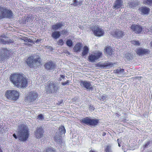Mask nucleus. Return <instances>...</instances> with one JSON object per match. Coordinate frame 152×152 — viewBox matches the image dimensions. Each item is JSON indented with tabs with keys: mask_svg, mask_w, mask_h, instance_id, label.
I'll return each mask as SVG.
<instances>
[{
	"mask_svg": "<svg viewBox=\"0 0 152 152\" xmlns=\"http://www.w3.org/2000/svg\"><path fill=\"white\" fill-rule=\"evenodd\" d=\"M89 110L92 111L93 110H94V107L91 105H90L89 106Z\"/></svg>",
	"mask_w": 152,
	"mask_h": 152,
	"instance_id": "42",
	"label": "nucleus"
},
{
	"mask_svg": "<svg viewBox=\"0 0 152 152\" xmlns=\"http://www.w3.org/2000/svg\"><path fill=\"white\" fill-rule=\"evenodd\" d=\"M60 33L59 31H56L53 32L52 34V37L55 39L58 38L60 36Z\"/></svg>",
	"mask_w": 152,
	"mask_h": 152,
	"instance_id": "25",
	"label": "nucleus"
},
{
	"mask_svg": "<svg viewBox=\"0 0 152 152\" xmlns=\"http://www.w3.org/2000/svg\"><path fill=\"white\" fill-rule=\"evenodd\" d=\"M106 134V133L105 132H104L102 133V136H105Z\"/></svg>",
	"mask_w": 152,
	"mask_h": 152,
	"instance_id": "48",
	"label": "nucleus"
},
{
	"mask_svg": "<svg viewBox=\"0 0 152 152\" xmlns=\"http://www.w3.org/2000/svg\"><path fill=\"white\" fill-rule=\"evenodd\" d=\"M41 40V39H37L36 41L35 42H39Z\"/></svg>",
	"mask_w": 152,
	"mask_h": 152,
	"instance_id": "47",
	"label": "nucleus"
},
{
	"mask_svg": "<svg viewBox=\"0 0 152 152\" xmlns=\"http://www.w3.org/2000/svg\"><path fill=\"white\" fill-rule=\"evenodd\" d=\"M150 29H151V33H152V26H151V27H150Z\"/></svg>",
	"mask_w": 152,
	"mask_h": 152,
	"instance_id": "49",
	"label": "nucleus"
},
{
	"mask_svg": "<svg viewBox=\"0 0 152 152\" xmlns=\"http://www.w3.org/2000/svg\"><path fill=\"white\" fill-rule=\"evenodd\" d=\"M89 51V48L87 46H85L83 48V52L81 56L82 57H84L88 54Z\"/></svg>",
	"mask_w": 152,
	"mask_h": 152,
	"instance_id": "24",
	"label": "nucleus"
},
{
	"mask_svg": "<svg viewBox=\"0 0 152 152\" xmlns=\"http://www.w3.org/2000/svg\"><path fill=\"white\" fill-rule=\"evenodd\" d=\"M26 62L30 67L36 69L42 65V60L40 57L34 59L33 56H30L28 58Z\"/></svg>",
	"mask_w": 152,
	"mask_h": 152,
	"instance_id": "3",
	"label": "nucleus"
},
{
	"mask_svg": "<svg viewBox=\"0 0 152 152\" xmlns=\"http://www.w3.org/2000/svg\"><path fill=\"white\" fill-rule=\"evenodd\" d=\"M137 54L139 55L149 54L150 53L149 50L148 49L140 48L137 49L136 51Z\"/></svg>",
	"mask_w": 152,
	"mask_h": 152,
	"instance_id": "17",
	"label": "nucleus"
},
{
	"mask_svg": "<svg viewBox=\"0 0 152 152\" xmlns=\"http://www.w3.org/2000/svg\"><path fill=\"white\" fill-rule=\"evenodd\" d=\"M69 80H67L65 82L62 83L61 84L63 86H65L66 84H69Z\"/></svg>",
	"mask_w": 152,
	"mask_h": 152,
	"instance_id": "41",
	"label": "nucleus"
},
{
	"mask_svg": "<svg viewBox=\"0 0 152 152\" xmlns=\"http://www.w3.org/2000/svg\"><path fill=\"white\" fill-rule=\"evenodd\" d=\"M24 41L26 42H30L31 43H34L33 41L31 40V39H28V38H27V39H26L24 40Z\"/></svg>",
	"mask_w": 152,
	"mask_h": 152,
	"instance_id": "38",
	"label": "nucleus"
},
{
	"mask_svg": "<svg viewBox=\"0 0 152 152\" xmlns=\"http://www.w3.org/2000/svg\"><path fill=\"white\" fill-rule=\"evenodd\" d=\"M80 122L89 126H96L99 123V120L96 119H92L88 117H86L82 119L80 121Z\"/></svg>",
	"mask_w": 152,
	"mask_h": 152,
	"instance_id": "6",
	"label": "nucleus"
},
{
	"mask_svg": "<svg viewBox=\"0 0 152 152\" xmlns=\"http://www.w3.org/2000/svg\"><path fill=\"white\" fill-rule=\"evenodd\" d=\"M150 144V142H148L146 144H145L144 145V148H145L147 147Z\"/></svg>",
	"mask_w": 152,
	"mask_h": 152,
	"instance_id": "43",
	"label": "nucleus"
},
{
	"mask_svg": "<svg viewBox=\"0 0 152 152\" xmlns=\"http://www.w3.org/2000/svg\"><path fill=\"white\" fill-rule=\"evenodd\" d=\"M124 69H118L114 70L113 72L115 73H123L124 72Z\"/></svg>",
	"mask_w": 152,
	"mask_h": 152,
	"instance_id": "33",
	"label": "nucleus"
},
{
	"mask_svg": "<svg viewBox=\"0 0 152 152\" xmlns=\"http://www.w3.org/2000/svg\"><path fill=\"white\" fill-rule=\"evenodd\" d=\"M102 56V53L100 52L95 53L94 54H91L88 57L89 61L92 62H94L95 60L99 59Z\"/></svg>",
	"mask_w": 152,
	"mask_h": 152,
	"instance_id": "11",
	"label": "nucleus"
},
{
	"mask_svg": "<svg viewBox=\"0 0 152 152\" xmlns=\"http://www.w3.org/2000/svg\"><path fill=\"white\" fill-rule=\"evenodd\" d=\"M66 44L69 47H70L73 45V42L72 40L70 39H68L66 41Z\"/></svg>",
	"mask_w": 152,
	"mask_h": 152,
	"instance_id": "34",
	"label": "nucleus"
},
{
	"mask_svg": "<svg viewBox=\"0 0 152 152\" xmlns=\"http://www.w3.org/2000/svg\"><path fill=\"white\" fill-rule=\"evenodd\" d=\"M37 118L39 119L42 120L44 118L42 114H40L37 116Z\"/></svg>",
	"mask_w": 152,
	"mask_h": 152,
	"instance_id": "40",
	"label": "nucleus"
},
{
	"mask_svg": "<svg viewBox=\"0 0 152 152\" xmlns=\"http://www.w3.org/2000/svg\"><path fill=\"white\" fill-rule=\"evenodd\" d=\"M151 97H152V95H151Z\"/></svg>",
	"mask_w": 152,
	"mask_h": 152,
	"instance_id": "57",
	"label": "nucleus"
},
{
	"mask_svg": "<svg viewBox=\"0 0 152 152\" xmlns=\"http://www.w3.org/2000/svg\"><path fill=\"white\" fill-rule=\"evenodd\" d=\"M151 47H152V41L151 42Z\"/></svg>",
	"mask_w": 152,
	"mask_h": 152,
	"instance_id": "54",
	"label": "nucleus"
},
{
	"mask_svg": "<svg viewBox=\"0 0 152 152\" xmlns=\"http://www.w3.org/2000/svg\"><path fill=\"white\" fill-rule=\"evenodd\" d=\"M138 4L137 3V4H134V6H131V5H130V7H131V8H134V7H135L136 6V5H137Z\"/></svg>",
	"mask_w": 152,
	"mask_h": 152,
	"instance_id": "46",
	"label": "nucleus"
},
{
	"mask_svg": "<svg viewBox=\"0 0 152 152\" xmlns=\"http://www.w3.org/2000/svg\"><path fill=\"white\" fill-rule=\"evenodd\" d=\"M89 152H96L95 151L92 150H91Z\"/></svg>",
	"mask_w": 152,
	"mask_h": 152,
	"instance_id": "51",
	"label": "nucleus"
},
{
	"mask_svg": "<svg viewBox=\"0 0 152 152\" xmlns=\"http://www.w3.org/2000/svg\"><path fill=\"white\" fill-rule=\"evenodd\" d=\"M37 97V93L34 91H31L29 92L26 96L25 99V101L29 102H32L35 101Z\"/></svg>",
	"mask_w": 152,
	"mask_h": 152,
	"instance_id": "9",
	"label": "nucleus"
},
{
	"mask_svg": "<svg viewBox=\"0 0 152 152\" xmlns=\"http://www.w3.org/2000/svg\"><path fill=\"white\" fill-rule=\"evenodd\" d=\"M10 78L14 85L18 88H26L28 86V80L22 73H14L12 74Z\"/></svg>",
	"mask_w": 152,
	"mask_h": 152,
	"instance_id": "1",
	"label": "nucleus"
},
{
	"mask_svg": "<svg viewBox=\"0 0 152 152\" xmlns=\"http://www.w3.org/2000/svg\"><path fill=\"white\" fill-rule=\"evenodd\" d=\"M44 130L42 127H37L35 131V135L37 138H40L43 136Z\"/></svg>",
	"mask_w": 152,
	"mask_h": 152,
	"instance_id": "12",
	"label": "nucleus"
},
{
	"mask_svg": "<svg viewBox=\"0 0 152 152\" xmlns=\"http://www.w3.org/2000/svg\"><path fill=\"white\" fill-rule=\"evenodd\" d=\"M47 86L46 88V91L48 94L56 93L58 90V87L53 82L49 81L48 82Z\"/></svg>",
	"mask_w": 152,
	"mask_h": 152,
	"instance_id": "7",
	"label": "nucleus"
},
{
	"mask_svg": "<svg viewBox=\"0 0 152 152\" xmlns=\"http://www.w3.org/2000/svg\"><path fill=\"white\" fill-rule=\"evenodd\" d=\"M134 4V3H133V2H132V4Z\"/></svg>",
	"mask_w": 152,
	"mask_h": 152,
	"instance_id": "56",
	"label": "nucleus"
},
{
	"mask_svg": "<svg viewBox=\"0 0 152 152\" xmlns=\"http://www.w3.org/2000/svg\"><path fill=\"white\" fill-rule=\"evenodd\" d=\"M61 80H62L61 78V77L58 78V80L59 81H61Z\"/></svg>",
	"mask_w": 152,
	"mask_h": 152,
	"instance_id": "50",
	"label": "nucleus"
},
{
	"mask_svg": "<svg viewBox=\"0 0 152 152\" xmlns=\"http://www.w3.org/2000/svg\"><path fill=\"white\" fill-rule=\"evenodd\" d=\"M60 76L61 78H62L63 79H64V78L65 79V75H60Z\"/></svg>",
	"mask_w": 152,
	"mask_h": 152,
	"instance_id": "45",
	"label": "nucleus"
},
{
	"mask_svg": "<svg viewBox=\"0 0 152 152\" xmlns=\"http://www.w3.org/2000/svg\"><path fill=\"white\" fill-rule=\"evenodd\" d=\"M80 84L81 85L83 86L86 89L88 90H92L93 89V87L91 84L90 82L86 81L81 80Z\"/></svg>",
	"mask_w": 152,
	"mask_h": 152,
	"instance_id": "14",
	"label": "nucleus"
},
{
	"mask_svg": "<svg viewBox=\"0 0 152 152\" xmlns=\"http://www.w3.org/2000/svg\"><path fill=\"white\" fill-rule=\"evenodd\" d=\"M64 44V42L63 39H60L58 42V44L61 46L62 45Z\"/></svg>",
	"mask_w": 152,
	"mask_h": 152,
	"instance_id": "37",
	"label": "nucleus"
},
{
	"mask_svg": "<svg viewBox=\"0 0 152 152\" xmlns=\"http://www.w3.org/2000/svg\"><path fill=\"white\" fill-rule=\"evenodd\" d=\"M6 36L4 34L3 35H0V42L1 43L4 44H9L10 43H13L14 41L13 39H9L8 41H4V39H1V38H7Z\"/></svg>",
	"mask_w": 152,
	"mask_h": 152,
	"instance_id": "16",
	"label": "nucleus"
},
{
	"mask_svg": "<svg viewBox=\"0 0 152 152\" xmlns=\"http://www.w3.org/2000/svg\"><path fill=\"white\" fill-rule=\"evenodd\" d=\"M113 64L112 63L107 62L103 64H101L99 63L96 64V66L101 67L103 69L108 68L109 67L112 66Z\"/></svg>",
	"mask_w": 152,
	"mask_h": 152,
	"instance_id": "18",
	"label": "nucleus"
},
{
	"mask_svg": "<svg viewBox=\"0 0 152 152\" xmlns=\"http://www.w3.org/2000/svg\"><path fill=\"white\" fill-rule=\"evenodd\" d=\"M19 21L21 23H26V18H25L20 19Z\"/></svg>",
	"mask_w": 152,
	"mask_h": 152,
	"instance_id": "36",
	"label": "nucleus"
},
{
	"mask_svg": "<svg viewBox=\"0 0 152 152\" xmlns=\"http://www.w3.org/2000/svg\"><path fill=\"white\" fill-rule=\"evenodd\" d=\"M143 29H144V30H143V31H144V33H147L149 31V29L146 28V26H145L144 27Z\"/></svg>",
	"mask_w": 152,
	"mask_h": 152,
	"instance_id": "39",
	"label": "nucleus"
},
{
	"mask_svg": "<svg viewBox=\"0 0 152 152\" xmlns=\"http://www.w3.org/2000/svg\"><path fill=\"white\" fill-rule=\"evenodd\" d=\"M44 152H56V150L52 148L48 147L46 148Z\"/></svg>",
	"mask_w": 152,
	"mask_h": 152,
	"instance_id": "30",
	"label": "nucleus"
},
{
	"mask_svg": "<svg viewBox=\"0 0 152 152\" xmlns=\"http://www.w3.org/2000/svg\"><path fill=\"white\" fill-rule=\"evenodd\" d=\"M73 3L71 4V5H72L74 7H76L78 5L80 6L82 2V1H78L77 0H73Z\"/></svg>",
	"mask_w": 152,
	"mask_h": 152,
	"instance_id": "26",
	"label": "nucleus"
},
{
	"mask_svg": "<svg viewBox=\"0 0 152 152\" xmlns=\"http://www.w3.org/2000/svg\"><path fill=\"white\" fill-rule=\"evenodd\" d=\"M123 2L122 0H116L115 1L113 8L116 9L119 8L122 6Z\"/></svg>",
	"mask_w": 152,
	"mask_h": 152,
	"instance_id": "20",
	"label": "nucleus"
},
{
	"mask_svg": "<svg viewBox=\"0 0 152 152\" xmlns=\"http://www.w3.org/2000/svg\"><path fill=\"white\" fill-rule=\"evenodd\" d=\"M63 26V24L62 22L57 23L52 26V29L53 30L60 29Z\"/></svg>",
	"mask_w": 152,
	"mask_h": 152,
	"instance_id": "21",
	"label": "nucleus"
},
{
	"mask_svg": "<svg viewBox=\"0 0 152 152\" xmlns=\"http://www.w3.org/2000/svg\"><path fill=\"white\" fill-rule=\"evenodd\" d=\"M62 102H63V100H61V101L60 102L59 104H61Z\"/></svg>",
	"mask_w": 152,
	"mask_h": 152,
	"instance_id": "53",
	"label": "nucleus"
},
{
	"mask_svg": "<svg viewBox=\"0 0 152 152\" xmlns=\"http://www.w3.org/2000/svg\"><path fill=\"white\" fill-rule=\"evenodd\" d=\"M94 35L96 37H101L103 36L104 31L98 25H95L91 27Z\"/></svg>",
	"mask_w": 152,
	"mask_h": 152,
	"instance_id": "8",
	"label": "nucleus"
},
{
	"mask_svg": "<svg viewBox=\"0 0 152 152\" xmlns=\"http://www.w3.org/2000/svg\"><path fill=\"white\" fill-rule=\"evenodd\" d=\"M131 28L133 31L137 34L140 33L142 30V27L137 24H132L131 26Z\"/></svg>",
	"mask_w": 152,
	"mask_h": 152,
	"instance_id": "13",
	"label": "nucleus"
},
{
	"mask_svg": "<svg viewBox=\"0 0 152 152\" xmlns=\"http://www.w3.org/2000/svg\"><path fill=\"white\" fill-rule=\"evenodd\" d=\"M7 18H13V14L11 10L5 7L0 6V19Z\"/></svg>",
	"mask_w": 152,
	"mask_h": 152,
	"instance_id": "5",
	"label": "nucleus"
},
{
	"mask_svg": "<svg viewBox=\"0 0 152 152\" xmlns=\"http://www.w3.org/2000/svg\"><path fill=\"white\" fill-rule=\"evenodd\" d=\"M17 132V136L15 134H13V137L15 139H18L21 142H25L28 138L30 133L29 129L27 125L22 124L18 125Z\"/></svg>",
	"mask_w": 152,
	"mask_h": 152,
	"instance_id": "2",
	"label": "nucleus"
},
{
	"mask_svg": "<svg viewBox=\"0 0 152 152\" xmlns=\"http://www.w3.org/2000/svg\"><path fill=\"white\" fill-rule=\"evenodd\" d=\"M141 14L143 15H148L150 12V9L146 7H141L140 9Z\"/></svg>",
	"mask_w": 152,
	"mask_h": 152,
	"instance_id": "19",
	"label": "nucleus"
},
{
	"mask_svg": "<svg viewBox=\"0 0 152 152\" xmlns=\"http://www.w3.org/2000/svg\"><path fill=\"white\" fill-rule=\"evenodd\" d=\"M4 96L9 100L16 101L19 99L20 93L16 90H8L6 91Z\"/></svg>",
	"mask_w": 152,
	"mask_h": 152,
	"instance_id": "4",
	"label": "nucleus"
},
{
	"mask_svg": "<svg viewBox=\"0 0 152 152\" xmlns=\"http://www.w3.org/2000/svg\"><path fill=\"white\" fill-rule=\"evenodd\" d=\"M104 50L107 54L110 56L112 54L113 51L110 46H108L106 47L105 48Z\"/></svg>",
	"mask_w": 152,
	"mask_h": 152,
	"instance_id": "23",
	"label": "nucleus"
},
{
	"mask_svg": "<svg viewBox=\"0 0 152 152\" xmlns=\"http://www.w3.org/2000/svg\"><path fill=\"white\" fill-rule=\"evenodd\" d=\"M107 96L106 95H103L101 97V99L103 101L104 100L106 99V98H107Z\"/></svg>",
	"mask_w": 152,
	"mask_h": 152,
	"instance_id": "44",
	"label": "nucleus"
},
{
	"mask_svg": "<svg viewBox=\"0 0 152 152\" xmlns=\"http://www.w3.org/2000/svg\"><path fill=\"white\" fill-rule=\"evenodd\" d=\"M59 131L61 134H65L66 132V130L64 126H60L58 129Z\"/></svg>",
	"mask_w": 152,
	"mask_h": 152,
	"instance_id": "29",
	"label": "nucleus"
},
{
	"mask_svg": "<svg viewBox=\"0 0 152 152\" xmlns=\"http://www.w3.org/2000/svg\"><path fill=\"white\" fill-rule=\"evenodd\" d=\"M67 33V31H64V33L65 34H66Z\"/></svg>",
	"mask_w": 152,
	"mask_h": 152,
	"instance_id": "52",
	"label": "nucleus"
},
{
	"mask_svg": "<svg viewBox=\"0 0 152 152\" xmlns=\"http://www.w3.org/2000/svg\"><path fill=\"white\" fill-rule=\"evenodd\" d=\"M143 3L144 4L151 6L152 4V0H143Z\"/></svg>",
	"mask_w": 152,
	"mask_h": 152,
	"instance_id": "31",
	"label": "nucleus"
},
{
	"mask_svg": "<svg viewBox=\"0 0 152 152\" xmlns=\"http://www.w3.org/2000/svg\"><path fill=\"white\" fill-rule=\"evenodd\" d=\"M82 47L81 44L80 43H77L74 46L73 50L75 52H78L80 51Z\"/></svg>",
	"mask_w": 152,
	"mask_h": 152,
	"instance_id": "22",
	"label": "nucleus"
},
{
	"mask_svg": "<svg viewBox=\"0 0 152 152\" xmlns=\"http://www.w3.org/2000/svg\"><path fill=\"white\" fill-rule=\"evenodd\" d=\"M104 151L105 152H113L111 146L110 145H106L104 148Z\"/></svg>",
	"mask_w": 152,
	"mask_h": 152,
	"instance_id": "28",
	"label": "nucleus"
},
{
	"mask_svg": "<svg viewBox=\"0 0 152 152\" xmlns=\"http://www.w3.org/2000/svg\"><path fill=\"white\" fill-rule=\"evenodd\" d=\"M131 42L135 46H139L140 45L138 41L132 40L131 41Z\"/></svg>",
	"mask_w": 152,
	"mask_h": 152,
	"instance_id": "35",
	"label": "nucleus"
},
{
	"mask_svg": "<svg viewBox=\"0 0 152 152\" xmlns=\"http://www.w3.org/2000/svg\"><path fill=\"white\" fill-rule=\"evenodd\" d=\"M125 57L127 59L129 60H132L133 58L132 56L129 53H126L125 55Z\"/></svg>",
	"mask_w": 152,
	"mask_h": 152,
	"instance_id": "32",
	"label": "nucleus"
},
{
	"mask_svg": "<svg viewBox=\"0 0 152 152\" xmlns=\"http://www.w3.org/2000/svg\"><path fill=\"white\" fill-rule=\"evenodd\" d=\"M44 66L45 69L47 70L54 69L57 66L56 64L51 61L46 62Z\"/></svg>",
	"mask_w": 152,
	"mask_h": 152,
	"instance_id": "10",
	"label": "nucleus"
},
{
	"mask_svg": "<svg viewBox=\"0 0 152 152\" xmlns=\"http://www.w3.org/2000/svg\"><path fill=\"white\" fill-rule=\"evenodd\" d=\"M111 34L118 39H120L125 35V33L123 31L117 30L113 33Z\"/></svg>",
	"mask_w": 152,
	"mask_h": 152,
	"instance_id": "15",
	"label": "nucleus"
},
{
	"mask_svg": "<svg viewBox=\"0 0 152 152\" xmlns=\"http://www.w3.org/2000/svg\"><path fill=\"white\" fill-rule=\"evenodd\" d=\"M118 146L119 147H120L121 146V145H120V144H119V143H118Z\"/></svg>",
	"mask_w": 152,
	"mask_h": 152,
	"instance_id": "55",
	"label": "nucleus"
},
{
	"mask_svg": "<svg viewBox=\"0 0 152 152\" xmlns=\"http://www.w3.org/2000/svg\"><path fill=\"white\" fill-rule=\"evenodd\" d=\"M54 140L55 141L59 143L61 142L62 140L61 137L57 135L54 137Z\"/></svg>",
	"mask_w": 152,
	"mask_h": 152,
	"instance_id": "27",
	"label": "nucleus"
}]
</instances>
